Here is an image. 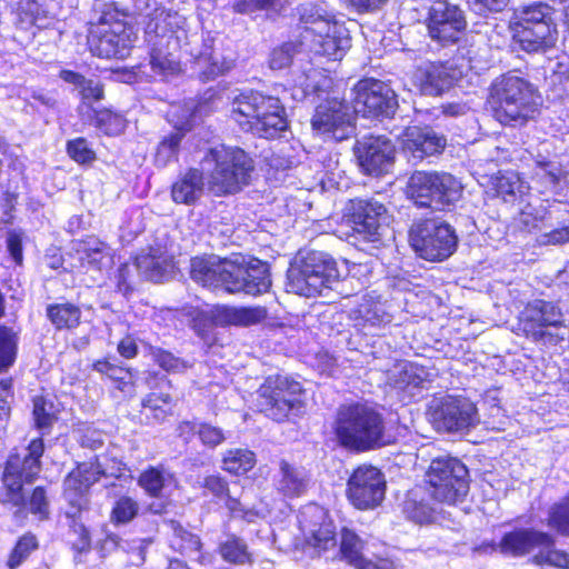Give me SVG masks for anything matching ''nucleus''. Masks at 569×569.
<instances>
[{
  "label": "nucleus",
  "instance_id": "53",
  "mask_svg": "<svg viewBox=\"0 0 569 569\" xmlns=\"http://www.w3.org/2000/svg\"><path fill=\"white\" fill-rule=\"evenodd\" d=\"M53 405L47 401L44 398H36L33 400V418L38 429H49L56 416L53 412Z\"/></svg>",
  "mask_w": 569,
  "mask_h": 569
},
{
  "label": "nucleus",
  "instance_id": "32",
  "mask_svg": "<svg viewBox=\"0 0 569 569\" xmlns=\"http://www.w3.org/2000/svg\"><path fill=\"white\" fill-rule=\"evenodd\" d=\"M73 249L80 267L84 269L101 270L109 259L107 244L94 237L76 241Z\"/></svg>",
  "mask_w": 569,
  "mask_h": 569
},
{
  "label": "nucleus",
  "instance_id": "11",
  "mask_svg": "<svg viewBox=\"0 0 569 569\" xmlns=\"http://www.w3.org/2000/svg\"><path fill=\"white\" fill-rule=\"evenodd\" d=\"M426 478L430 485L432 498L439 502L453 505L469 491L468 469L456 458L433 459Z\"/></svg>",
  "mask_w": 569,
  "mask_h": 569
},
{
  "label": "nucleus",
  "instance_id": "48",
  "mask_svg": "<svg viewBox=\"0 0 569 569\" xmlns=\"http://www.w3.org/2000/svg\"><path fill=\"white\" fill-rule=\"evenodd\" d=\"M96 127L108 136H118L126 129V119L110 110H100L96 112Z\"/></svg>",
  "mask_w": 569,
  "mask_h": 569
},
{
  "label": "nucleus",
  "instance_id": "36",
  "mask_svg": "<svg viewBox=\"0 0 569 569\" xmlns=\"http://www.w3.org/2000/svg\"><path fill=\"white\" fill-rule=\"evenodd\" d=\"M60 78L79 89L84 103L99 101L103 98V88L98 80L86 79L82 74L70 70H62Z\"/></svg>",
  "mask_w": 569,
  "mask_h": 569
},
{
  "label": "nucleus",
  "instance_id": "22",
  "mask_svg": "<svg viewBox=\"0 0 569 569\" xmlns=\"http://www.w3.org/2000/svg\"><path fill=\"white\" fill-rule=\"evenodd\" d=\"M448 172L415 171L408 179L406 193L419 207L438 210L437 187H443L452 192Z\"/></svg>",
  "mask_w": 569,
  "mask_h": 569
},
{
  "label": "nucleus",
  "instance_id": "34",
  "mask_svg": "<svg viewBox=\"0 0 569 569\" xmlns=\"http://www.w3.org/2000/svg\"><path fill=\"white\" fill-rule=\"evenodd\" d=\"M538 24H545L556 29L553 21V9L543 2H536L517 9L510 26H527L537 28Z\"/></svg>",
  "mask_w": 569,
  "mask_h": 569
},
{
  "label": "nucleus",
  "instance_id": "56",
  "mask_svg": "<svg viewBox=\"0 0 569 569\" xmlns=\"http://www.w3.org/2000/svg\"><path fill=\"white\" fill-rule=\"evenodd\" d=\"M448 178L450 179V184L452 187V192L449 189H445L443 187H437L436 194L438 199V210H445L447 207L455 204L460 200L462 194V184L461 182L448 173Z\"/></svg>",
  "mask_w": 569,
  "mask_h": 569
},
{
  "label": "nucleus",
  "instance_id": "46",
  "mask_svg": "<svg viewBox=\"0 0 569 569\" xmlns=\"http://www.w3.org/2000/svg\"><path fill=\"white\" fill-rule=\"evenodd\" d=\"M547 525L569 537V491L549 508Z\"/></svg>",
  "mask_w": 569,
  "mask_h": 569
},
{
  "label": "nucleus",
  "instance_id": "4",
  "mask_svg": "<svg viewBox=\"0 0 569 569\" xmlns=\"http://www.w3.org/2000/svg\"><path fill=\"white\" fill-rule=\"evenodd\" d=\"M200 166L214 196L238 192L249 183L253 170V162L243 150L223 144L208 149Z\"/></svg>",
  "mask_w": 569,
  "mask_h": 569
},
{
  "label": "nucleus",
  "instance_id": "51",
  "mask_svg": "<svg viewBox=\"0 0 569 569\" xmlns=\"http://www.w3.org/2000/svg\"><path fill=\"white\" fill-rule=\"evenodd\" d=\"M139 512L138 502L128 496L120 497L111 511V521L114 523H128L134 519Z\"/></svg>",
  "mask_w": 569,
  "mask_h": 569
},
{
  "label": "nucleus",
  "instance_id": "57",
  "mask_svg": "<svg viewBox=\"0 0 569 569\" xmlns=\"http://www.w3.org/2000/svg\"><path fill=\"white\" fill-rule=\"evenodd\" d=\"M300 44L296 42H286L279 48L273 49L270 56V68L282 69L290 66Z\"/></svg>",
  "mask_w": 569,
  "mask_h": 569
},
{
  "label": "nucleus",
  "instance_id": "42",
  "mask_svg": "<svg viewBox=\"0 0 569 569\" xmlns=\"http://www.w3.org/2000/svg\"><path fill=\"white\" fill-rule=\"evenodd\" d=\"M256 465V455L242 448L229 449L223 453L222 469L229 473L242 475Z\"/></svg>",
  "mask_w": 569,
  "mask_h": 569
},
{
  "label": "nucleus",
  "instance_id": "24",
  "mask_svg": "<svg viewBox=\"0 0 569 569\" xmlns=\"http://www.w3.org/2000/svg\"><path fill=\"white\" fill-rule=\"evenodd\" d=\"M412 79L422 94L439 96L452 86L456 74L445 64L428 63L417 68Z\"/></svg>",
  "mask_w": 569,
  "mask_h": 569
},
{
  "label": "nucleus",
  "instance_id": "47",
  "mask_svg": "<svg viewBox=\"0 0 569 569\" xmlns=\"http://www.w3.org/2000/svg\"><path fill=\"white\" fill-rule=\"evenodd\" d=\"M203 488L216 498L223 500L230 511L234 512L238 510L240 502L231 496L228 483L222 477L216 475L206 477Z\"/></svg>",
  "mask_w": 569,
  "mask_h": 569
},
{
  "label": "nucleus",
  "instance_id": "44",
  "mask_svg": "<svg viewBox=\"0 0 569 569\" xmlns=\"http://www.w3.org/2000/svg\"><path fill=\"white\" fill-rule=\"evenodd\" d=\"M172 480V475L163 467H149L139 476V486L150 496L159 497L167 483Z\"/></svg>",
  "mask_w": 569,
  "mask_h": 569
},
{
  "label": "nucleus",
  "instance_id": "45",
  "mask_svg": "<svg viewBox=\"0 0 569 569\" xmlns=\"http://www.w3.org/2000/svg\"><path fill=\"white\" fill-rule=\"evenodd\" d=\"M182 138L183 133L178 130L166 136L160 141L154 154V163L158 167H167L169 163L178 159L179 147Z\"/></svg>",
  "mask_w": 569,
  "mask_h": 569
},
{
  "label": "nucleus",
  "instance_id": "43",
  "mask_svg": "<svg viewBox=\"0 0 569 569\" xmlns=\"http://www.w3.org/2000/svg\"><path fill=\"white\" fill-rule=\"evenodd\" d=\"M47 316L57 329H71L79 325L81 311L72 303L50 305Z\"/></svg>",
  "mask_w": 569,
  "mask_h": 569
},
{
  "label": "nucleus",
  "instance_id": "52",
  "mask_svg": "<svg viewBox=\"0 0 569 569\" xmlns=\"http://www.w3.org/2000/svg\"><path fill=\"white\" fill-rule=\"evenodd\" d=\"M536 565H550L556 567H569V553L557 550L552 546L539 547V552L533 556Z\"/></svg>",
  "mask_w": 569,
  "mask_h": 569
},
{
  "label": "nucleus",
  "instance_id": "55",
  "mask_svg": "<svg viewBox=\"0 0 569 569\" xmlns=\"http://www.w3.org/2000/svg\"><path fill=\"white\" fill-rule=\"evenodd\" d=\"M93 369L100 373L107 375L110 379L118 381L119 389L124 391L128 385L127 379L130 377L129 369L119 367L109 360H98L93 363Z\"/></svg>",
  "mask_w": 569,
  "mask_h": 569
},
{
  "label": "nucleus",
  "instance_id": "10",
  "mask_svg": "<svg viewBox=\"0 0 569 569\" xmlns=\"http://www.w3.org/2000/svg\"><path fill=\"white\" fill-rule=\"evenodd\" d=\"M409 242L420 258L443 261L456 251L458 237L449 223L425 219L411 226Z\"/></svg>",
  "mask_w": 569,
  "mask_h": 569
},
{
  "label": "nucleus",
  "instance_id": "26",
  "mask_svg": "<svg viewBox=\"0 0 569 569\" xmlns=\"http://www.w3.org/2000/svg\"><path fill=\"white\" fill-rule=\"evenodd\" d=\"M264 307L217 306L211 310V319L217 326L250 327L267 319Z\"/></svg>",
  "mask_w": 569,
  "mask_h": 569
},
{
  "label": "nucleus",
  "instance_id": "17",
  "mask_svg": "<svg viewBox=\"0 0 569 569\" xmlns=\"http://www.w3.org/2000/svg\"><path fill=\"white\" fill-rule=\"evenodd\" d=\"M311 123L315 130L331 133L336 140H343L353 132L350 107L338 97H328L319 103Z\"/></svg>",
  "mask_w": 569,
  "mask_h": 569
},
{
  "label": "nucleus",
  "instance_id": "21",
  "mask_svg": "<svg viewBox=\"0 0 569 569\" xmlns=\"http://www.w3.org/2000/svg\"><path fill=\"white\" fill-rule=\"evenodd\" d=\"M521 323L528 337L541 340L546 336L547 327L562 326L563 313L556 302L536 299L525 307Z\"/></svg>",
  "mask_w": 569,
  "mask_h": 569
},
{
  "label": "nucleus",
  "instance_id": "50",
  "mask_svg": "<svg viewBox=\"0 0 569 569\" xmlns=\"http://www.w3.org/2000/svg\"><path fill=\"white\" fill-rule=\"evenodd\" d=\"M562 176L561 167L552 161L537 160L535 178L546 188H556Z\"/></svg>",
  "mask_w": 569,
  "mask_h": 569
},
{
  "label": "nucleus",
  "instance_id": "54",
  "mask_svg": "<svg viewBox=\"0 0 569 569\" xmlns=\"http://www.w3.org/2000/svg\"><path fill=\"white\" fill-rule=\"evenodd\" d=\"M37 547L38 543L34 536L24 535L21 537L9 557L8 566L10 569H14L20 566L21 562L31 553V551L37 549Z\"/></svg>",
  "mask_w": 569,
  "mask_h": 569
},
{
  "label": "nucleus",
  "instance_id": "12",
  "mask_svg": "<svg viewBox=\"0 0 569 569\" xmlns=\"http://www.w3.org/2000/svg\"><path fill=\"white\" fill-rule=\"evenodd\" d=\"M353 93V112L363 117L391 118L399 107L395 90L380 80H360L355 86Z\"/></svg>",
  "mask_w": 569,
  "mask_h": 569
},
{
  "label": "nucleus",
  "instance_id": "33",
  "mask_svg": "<svg viewBox=\"0 0 569 569\" xmlns=\"http://www.w3.org/2000/svg\"><path fill=\"white\" fill-rule=\"evenodd\" d=\"M308 477L303 468L282 460L279 467L277 489L286 497H299L307 490Z\"/></svg>",
  "mask_w": 569,
  "mask_h": 569
},
{
  "label": "nucleus",
  "instance_id": "20",
  "mask_svg": "<svg viewBox=\"0 0 569 569\" xmlns=\"http://www.w3.org/2000/svg\"><path fill=\"white\" fill-rule=\"evenodd\" d=\"M301 529L307 543L320 553L337 545L336 528L325 509L309 506L301 512Z\"/></svg>",
  "mask_w": 569,
  "mask_h": 569
},
{
  "label": "nucleus",
  "instance_id": "59",
  "mask_svg": "<svg viewBox=\"0 0 569 569\" xmlns=\"http://www.w3.org/2000/svg\"><path fill=\"white\" fill-rule=\"evenodd\" d=\"M282 7L281 0H240L233 4V9L238 13H250L256 10H268L274 11L280 10Z\"/></svg>",
  "mask_w": 569,
  "mask_h": 569
},
{
  "label": "nucleus",
  "instance_id": "14",
  "mask_svg": "<svg viewBox=\"0 0 569 569\" xmlns=\"http://www.w3.org/2000/svg\"><path fill=\"white\" fill-rule=\"evenodd\" d=\"M431 419L438 430L465 431L479 422L476 406L468 399L448 396L430 407Z\"/></svg>",
  "mask_w": 569,
  "mask_h": 569
},
{
  "label": "nucleus",
  "instance_id": "16",
  "mask_svg": "<svg viewBox=\"0 0 569 569\" xmlns=\"http://www.w3.org/2000/svg\"><path fill=\"white\" fill-rule=\"evenodd\" d=\"M132 32L121 21L102 22L90 32L88 42L92 54L104 59H124L133 43Z\"/></svg>",
  "mask_w": 569,
  "mask_h": 569
},
{
  "label": "nucleus",
  "instance_id": "7",
  "mask_svg": "<svg viewBox=\"0 0 569 569\" xmlns=\"http://www.w3.org/2000/svg\"><path fill=\"white\" fill-rule=\"evenodd\" d=\"M300 22L303 24L305 39L310 37L318 53L339 60L351 47V39L346 26L336 17L316 3L299 7Z\"/></svg>",
  "mask_w": 569,
  "mask_h": 569
},
{
  "label": "nucleus",
  "instance_id": "40",
  "mask_svg": "<svg viewBox=\"0 0 569 569\" xmlns=\"http://www.w3.org/2000/svg\"><path fill=\"white\" fill-rule=\"evenodd\" d=\"M173 31L170 34L162 33L158 36V41L153 44L150 53V64L152 69L159 73H172L177 70V62L172 58V53L164 51L163 46H169Z\"/></svg>",
  "mask_w": 569,
  "mask_h": 569
},
{
  "label": "nucleus",
  "instance_id": "38",
  "mask_svg": "<svg viewBox=\"0 0 569 569\" xmlns=\"http://www.w3.org/2000/svg\"><path fill=\"white\" fill-rule=\"evenodd\" d=\"M20 330L0 326V373L7 371L16 361Z\"/></svg>",
  "mask_w": 569,
  "mask_h": 569
},
{
  "label": "nucleus",
  "instance_id": "27",
  "mask_svg": "<svg viewBox=\"0 0 569 569\" xmlns=\"http://www.w3.org/2000/svg\"><path fill=\"white\" fill-rule=\"evenodd\" d=\"M133 269L146 280L162 282L173 277V257L164 252L143 253L136 258Z\"/></svg>",
  "mask_w": 569,
  "mask_h": 569
},
{
  "label": "nucleus",
  "instance_id": "35",
  "mask_svg": "<svg viewBox=\"0 0 569 569\" xmlns=\"http://www.w3.org/2000/svg\"><path fill=\"white\" fill-rule=\"evenodd\" d=\"M390 381L395 388L408 390L411 395L413 389L425 388V383L428 382L427 372L423 368L407 362L397 366Z\"/></svg>",
  "mask_w": 569,
  "mask_h": 569
},
{
  "label": "nucleus",
  "instance_id": "28",
  "mask_svg": "<svg viewBox=\"0 0 569 569\" xmlns=\"http://www.w3.org/2000/svg\"><path fill=\"white\" fill-rule=\"evenodd\" d=\"M103 475L99 463L82 462L72 470L63 481L64 499L87 498L86 493L90 486Z\"/></svg>",
  "mask_w": 569,
  "mask_h": 569
},
{
  "label": "nucleus",
  "instance_id": "3",
  "mask_svg": "<svg viewBox=\"0 0 569 569\" xmlns=\"http://www.w3.org/2000/svg\"><path fill=\"white\" fill-rule=\"evenodd\" d=\"M488 103L501 124L521 126L533 118L540 97L533 84L508 72L491 82Z\"/></svg>",
  "mask_w": 569,
  "mask_h": 569
},
{
  "label": "nucleus",
  "instance_id": "13",
  "mask_svg": "<svg viewBox=\"0 0 569 569\" xmlns=\"http://www.w3.org/2000/svg\"><path fill=\"white\" fill-rule=\"evenodd\" d=\"M386 479L383 473L372 466L358 467L348 480L347 496L360 510L373 509L385 499Z\"/></svg>",
  "mask_w": 569,
  "mask_h": 569
},
{
  "label": "nucleus",
  "instance_id": "49",
  "mask_svg": "<svg viewBox=\"0 0 569 569\" xmlns=\"http://www.w3.org/2000/svg\"><path fill=\"white\" fill-rule=\"evenodd\" d=\"M27 506L31 513L37 515L39 519L44 520L48 519L50 513V501L47 496V490L44 487H36L29 498V501H26L24 506V516H20L14 511V516L19 519H23L27 517Z\"/></svg>",
  "mask_w": 569,
  "mask_h": 569
},
{
  "label": "nucleus",
  "instance_id": "8",
  "mask_svg": "<svg viewBox=\"0 0 569 569\" xmlns=\"http://www.w3.org/2000/svg\"><path fill=\"white\" fill-rule=\"evenodd\" d=\"M44 451L42 439H33L22 453L10 455L3 472L6 493L3 503L17 508V513L24 516L26 497L22 491L23 482H31L41 470Z\"/></svg>",
  "mask_w": 569,
  "mask_h": 569
},
{
  "label": "nucleus",
  "instance_id": "31",
  "mask_svg": "<svg viewBox=\"0 0 569 569\" xmlns=\"http://www.w3.org/2000/svg\"><path fill=\"white\" fill-rule=\"evenodd\" d=\"M446 147V138L437 134L431 128L412 127L407 131L406 148L416 158L432 156Z\"/></svg>",
  "mask_w": 569,
  "mask_h": 569
},
{
  "label": "nucleus",
  "instance_id": "62",
  "mask_svg": "<svg viewBox=\"0 0 569 569\" xmlns=\"http://www.w3.org/2000/svg\"><path fill=\"white\" fill-rule=\"evenodd\" d=\"M520 189V181L516 173L508 172L497 178L496 190L497 193L507 200V197L515 196Z\"/></svg>",
  "mask_w": 569,
  "mask_h": 569
},
{
  "label": "nucleus",
  "instance_id": "64",
  "mask_svg": "<svg viewBox=\"0 0 569 569\" xmlns=\"http://www.w3.org/2000/svg\"><path fill=\"white\" fill-rule=\"evenodd\" d=\"M318 78H321L322 80L321 86H326L330 81L322 77L318 70H310L308 74H305L303 78L298 80V84L302 88L305 96L322 91L320 89V81L317 80Z\"/></svg>",
  "mask_w": 569,
  "mask_h": 569
},
{
  "label": "nucleus",
  "instance_id": "37",
  "mask_svg": "<svg viewBox=\"0 0 569 569\" xmlns=\"http://www.w3.org/2000/svg\"><path fill=\"white\" fill-rule=\"evenodd\" d=\"M169 527L172 531L170 547L187 556L198 555L201 548L200 538L184 529L179 522L171 520Z\"/></svg>",
  "mask_w": 569,
  "mask_h": 569
},
{
  "label": "nucleus",
  "instance_id": "29",
  "mask_svg": "<svg viewBox=\"0 0 569 569\" xmlns=\"http://www.w3.org/2000/svg\"><path fill=\"white\" fill-rule=\"evenodd\" d=\"M362 548V540L353 531L346 528L341 531L340 551L351 566L358 569H395L392 561L388 559H380L378 562L366 559Z\"/></svg>",
  "mask_w": 569,
  "mask_h": 569
},
{
  "label": "nucleus",
  "instance_id": "63",
  "mask_svg": "<svg viewBox=\"0 0 569 569\" xmlns=\"http://www.w3.org/2000/svg\"><path fill=\"white\" fill-rule=\"evenodd\" d=\"M408 517L416 522H430L435 519V510L423 502L408 501L406 503Z\"/></svg>",
  "mask_w": 569,
  "mask_h": 569
},
{
  "label": "nucleus",
  "instance_id": "6",
  "mask_svg": "<svg viewBox=\"0 0 569 569\" xmlns=\"http://www.w3.org/2000/svg\"><path fill=\"white\" fill-rule=\"evenodd\" d=\"M336 260L323 251L300 252L287 271V290L303 297H315L338 282Z\"/></svg>",
  "mask_w": 569,
  "mask_h": 569
},
{
  "label": "nucleus",
  "instance_id": "60",
  "mask_svg": "<svg viewBox=\"0 0 569 569\" xmlns=\"http://www.w3.org/2000/svg\"><path fill=\"white\" fill-rule=\"evenodd\" d=\"M68 154L79 163H88L94 159V152L89 148L88 142L83 138L68 142Z\"/></svg>",
  "mask_w": 569,
  "mask_h": 569
},
{
  "label": "nucleus",
  "instance_id": "2",
  "mask_svg": "<svg viewBox=\"0 0 569 569\" xmlns=\"http://www.w3.org/2000/svg\"><path fill=\"white\" fill-rule=\"evenodd\" d=\"M231 118L243 131L272 139L288 129L284 107L279 98L247 90L231 99Z\"/></svg>",
  "mask_w": 569,
  "mask_h": 569
},
{
  "label": "nucleus",
  "instance_id": "15",
  "mask_svg": "<svg viewBox=\"0 0 569 569\" xmlns=\"http://www.w3.org/2000/svg\"><path fill=\"white\" fill-rule=\"evenodd\" d=\"M347 211L353 231L363 240L376 242L381 239L388 222L385 204L375 199H355Z\"/></svg>",
  "mask_w": 569,
  "mask_h": 569
},
{
  "label": "nucleus",
  "instance_id": "30",
  "mask_svg": "<svg viewBox=\"0 0 569 569\" xmlns=\"http://www.w3.org/2000/svg\"><path fill=\"white\" fill-rule=\"evenodd\" d=\"M203 170L191 168L181 174L171 187V197L176 203L193 204L204 191Z\"/></svg>",
  "mask_w": 569,
  "mask_h": 569
},
{
  "label": "nucleus",
  "instance_id": "5",
  "mask_svg": "<svg viewBox=\"0 0 569 569\" xmlns=\"http://www.w3.org/2000/svg\"><path fill=\"white\" fill-rule=\"evenodd\" d=\"M338 441L346 448L366 451L383 446L381 415L367 403L340 406L333 423Z\"/></svg>",
  "mask_w": 569,
  "mask_h": 569
},
{
  "label": "nucleus",
  "instance_id": "18",
  "mask_svg": "<svg viewBox=\"0 0 569 569\" xmlns=\"http://www.w3.org/2000/svg\"><path fill=\"white\" fill-rule=\"evenodd\" d=\"M396 148L383 136L363 137L355 144V154L362 171L380 176L389 171L395 161Z\"/></svg>",
  "mask_w": 569,
  "mask_h": 569
},
{
  "label": "nucleus",
  "instance_id": "39",
  "mask_svg": "<svg viewBox=\"0 0 569 569\" xmlns=\"http://www.w3.org/2000/svg\"><path fill=\"white\" fill-rule=\"evenodd\" d=\"M194 63L203 80L213 79L232 67V61L226 60L212 50L208 51V49L196 58Z\"/></svg>",
  "mask_w": 569,
  "mask_h": 569
},
{
  "label": "nucleus",
  "instance_id": "19",
  "mask_svg": "<svg viewBox=\"0 0 569 569\" xmlns=\"http://www.w3.org/2000/svg\"><path fill=\"white\" fill-rule=\"evenodd\" d=\"M463 11L446 0H436L429 10L428 31L432 39L448 43L456 42L466 29Z\"/></svg>",
  "mask_w": 569,
  "mask_h": 569
},
{
  "label": "nucleus",
  "instance_id": "9",
  "mask_svg": "<svg viewBox=\"0 0 569 569\" xmlns=\"http://www.w3.org/2000/svg\"><path fill=\"white\" fill-rule=\"evenodd\" d=\"M303 395L300 382L287 376H269L257 391L256 406L267 417L282 421L301 409Z\"/></svg>",
  "mask_w": 569,
  "mask_h": 569
},
{
  "label": "nucleus",
  "instance_id": "25",
  "mask_svg": "<svg viewBox=\"0 0 569 569\" xmlns=\"http://www.w3.org/2000/svg\"><path fill=\"white\" fill-rule=\"evenodd\" d=\"M512 39L521 50L528 53L545 52L552 48L557 41V30L545 24L537 28L527 26H510Z\"/></svg>",
  "mask_w": 569,
  "mask_h": 569
},
{
  "label": "nucleus",
  "instance_id": "1",
  "mask_svg": "<svg viewBox=\"0 0 569 569\" xmlns=\"http://www.w3.org/2000/svg\"><path fill=\"white\" fill-rule=\"evenodd\" d=\"M191 278L203 287L223 288L228 292L261 295L271 286L267 263L243 257L220 260L214 256L194 257L190 261Z\"/></svg>",
  "mask_w": 569,
  "mask_h": 569
},
{
  "label": "nucleus",
  "instance_id": "61",
  "mask_svg": "<svg viewBox=\"0 0 569 569\" xmlns=\"http://www.w3.org/2000/svg\"><path fill=\"white\" fill-rule=\"evenodd\" d=\"M154 361L166 371L180 372L187 368V363L162 349L152 350Z\"/></svg>",
  "mask_w": 569,
  "mask_h": 569
},
{
  "label": "nucleus",
  "instance_id": "58",
  "mask_svg": "<svg viewBox=\"0 0 569 569\" xmlns=\"http://www.w3.org/2000/svg\"><path fill=\"white\" fill-rule=\"evenodd\" d=\"M197 435L201 443L209 448H216L227 439L226 432L210 423H199Z\"/></svg>",
  "mask_w": 569,
  "mask_h": 569
},
{
  "label": "nucleus",
  "instance_id": "41",
  "mask_svg": "<svg viewBox=\"0 0 569 569\" xmlns=\"http://www.w3.org/2000/svg\"><path fill=\"white\" fill-rule=\"evenodd\" d=\"M219 553L224 561L233 565L251 562V553L247 543L234 535H228L224 540L220 541Z\"/></svg>",
  "mask_w": 569,
  "mask_h": 569
},
{
  "label": "nucleus",
  "instance_id": "23",
  "mask_svg": "<svg viewBox=\"0 0 569 569\" xmlns=\"http://www.w3.org/2000/svg\"><path fill=\"white\" fill-rule=\"evenodd\" d=\"M555 545V539L547 532L533 529H518L506 533L499 542V551L513 557L525 556L536 548Z\"/></svg>",
  "mask_w": 569,
  "mask_h": 569
}]
</instances>
